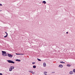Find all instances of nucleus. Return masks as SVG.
<instances>
[{
	"label": "nucleus",
	"instance_id": "5701e85b",
	"mask_svg": "<svg viewBox=\"0 0 75 75\" xmlns=\"http://www.w3.org/2000/svg\"><path fill=\"white\" fill-rule=\"evenodd\" d=\"M0 75H3V74L1 73H0Z\"/></svg>",
	"mask_w": 75,
	"mask_h": 75
},
{
	"label": "nucleus",
	"instance_id": "f3484780",
	"mask_svg": "<svg viewBox=\"0 0 75 75\" xmlns=\"http://www.w3.org/2000/svg\"><path fill=\"white\" fill-rule=\"evenodd\" d=\"M20 55H25V54H20Z\"/></svg>",
	"mask_w": 75,
	"mask_h": 75
},
{
	"label": "nucleus",
	"instance_id": "b1692460",
	"mask_svg": "<svg viewBox=\"0 0 75 75\" xmlns=\"http://www.w3.org/2000/svg\"><path fill=\"white\" fill-rule=\"evenodd\" d=\"M2 6V4H0V6Z\"/></svg>",
	"mask_w": 75,
	"mask_h": 75
},
{
	"label": "nucleus",
	"instance_id": "f8f14e48",
	"mask_svg": "<svg viewBox=\"0 0 75 75\" xmlns=\"http://www.w3.org/2000/svg\"><path fill=\"white\" fill-rule=\"evenodd\" d=\"M42 3H44V4H46V1H42Z\"/></svg>",
	"mask_w": 75,
	"mask_h": 75
},
{
	"label": "nucleus",
	"instance_id": "7ed1b4c3",
	"mask_svg": "<svg viewBox=\"0 0 75 75\" xmlns=\"http://www.w3.org/2000/svg\"><path fill=\"white\" fill-rule=\"evenodd\" d=\"M7 54L8 57L9 58H12L13 57V55L11 54H10L7 53Z\"/></svg>",
	"mask_w": 75,
	"mask_h": 75
},
{
	"label": "nucleus",
	"instance_id": "2eb2a0df",
	"mask_svg": "<svg viewBox=\"0 0 75 75\" xmlns=\"http://www.w3.org/2000/svg\"><path fill=\"white\" fill-rule=\"evenodd\" d=\"M73 72H74V73H75V69H73Z\"/></svg>",
	"mask_w": 75,
	"mask_h": 75
},
{
	"label": "nucleus",
	"instance_id": "0eeeda50",
	"mask_svg": "<svg viewBox=\"0 0 75 75\" xmlns=\"http://www.w3.org/2000/svg\"><path fill=\"white\" fill-rule=\"evenodd\" d=\"M69 74H74V72L72 71H71L69 72Z\"/></svg>",
	"mask_w": 75,
	"mask_h": 75
},
{
	"label": "nucleus",
	"instance_id": "20e7f679",
	"mask_svg": "<svg viewBox=\"0 0 75 75\" xmlns=\"http://www.w3.org/2000/svg\"><path fill=\"white\" fill-rule=\"evenodd\" d=\"M28 72L31 73V74H35V72H33V71H28Z\"/></svg>",
	"mask_w": 75,
	"mask_h": 75
},
{
	"label": "nucleus",
	"instance_id": "1a4fd4ad",
	"mask_svg": "<svg viewBox=\"0 0 75 75\" xmlns=\"http://www.w3.org/2000/svg\"><path fill=\"white\" fill-rule=\"evenodd\" d=\"M67 67H70L71 66V64H67Z\"/></svg>",
	"mask_w": 75,
	"mask_h": 75
},
{
	"label": "nucleus",
	"instance_id": "a211bd4d",
	"mask_svg": "<svg viewBox=\"0 0 75 75\" xmlns=\"http://www.w3.org/2000/svg\"><path fill=\"white\" fill-rule=\"evenodd\" d=\"M35 64V62H32V64H33V65H34V64Z\"/></svg>",
	"mask_w": 75,
	"mask_h": 75
},
{
	"label": "nucleus",
	"instance_id": "a878e982",
	"mask_svg": "<svg viewBox=\"0 0 75 75\" xmlns=\"http://www.w3.org/2000/svg\"><path fill=\"white\" fill-rule=\"evenodd\" d=\"M66 34H68V32H66Z\"/></svg>",
	"mask_w": 75,
	"mask_h": 75
},
{
	"label": "nucleus",
	"instance_id": "f257e3e1",
	"mask_svg": "<svg viewBox=\"0 0 75 75\" xmlns=\"http://www.w3.org/2000/svg\"><path fill=\"white\" fill-rule=\"evenodd\" d=\"M1 52L2 53V55L3 56H4V57L6 56H7V53H6V52L5 51H2Z\"/></svg>",
	"mask_w": 75,
	"mask_h": 75
},
{
	"label": "nucleus",
	"instance_id": "6ab92c4d",
	"mask_svg": "<svg viewBox=\"0 0 75 75\" xmlns=\"http://www.w3.org/2000/svg\"><path fill=\"white\" fill-rule=\"evenodd\" d=\"M16 55H20V54H19V53L17 54V53H16Z\"/></svg>",
	"mask_w": 75,
	"mask_h": 75
},
{
	"label": "nucleus",
	"instance_id": "c85d7f7f",
	"mask_svg": "<svg viewBox=\"0 0 75 75\" xmlns=\"http://www.w3.org/2000/svg\"><path fill=\"white\" fill-rule=\"evenodd\" d=\"M0 11H1V10Z\"/></svg>",
	"mask_w": 75,
	"mask_h": 75
},
{
	"label": "nucleus",
	"instance_id": "4be33fe9",
	"mask_svg": "<svg viewBox=\"0 0 75 75\" xmlns=\"http://www.w3.org/2000/svg\"><path fill=\"white\" fill-rule=\"evenodd\" d=\"M54 73H55V72L54 71L52 72V74H54Z\"/></svg>",
	"mask_w": 75,
	"mask_h": 75
},
{
	"label": "nucleus",
	"instance_id": "aec40b11",
	"mask_svg": "<svg viewBox=\"0 0 75 75\" xmlns=\"http://www.w3.org/2000/svg\"><path fill=\"white\" fill-rule=\"evenodd\" d=\"M60 62V63H62V64H63V61Z\"/></svg>",
	"mask_w": 75,
	"mask_h": 75
},
{
	"label": "nucleus",
	"instance_id": "423d86ee",
	"mask_svg": "<svg viewBox=\"0 0 75 75\" xmlns=\"http://www.w3.org/2000/svg\"><path fill=\"white\" fill-rule=\"evenodd\" d=\"M9 71H11L13 70V69H12V67H10L9 68Z\"/></svg>",
	"mask_w": 75,
	"mask_h": 75
},
{
	"label": "nucleus",
	"instance_id": "39448f33",
	"mask_svg": "<svg viewBox=\"0 0 75 75\" xmlns=\"http://www.w3.org/2000/svg\"><path fill=\"white\" fill-rule=\"evenodd\" d=\"M59 68H62L63 67V65L62 64H60L59 66Z\"/></svg>",
	"mask_w": 75,
	"mask_h": 75
},
{
	"label": "nucleus",
	"instance_id": "ddd939ff",
	"mask_svg": "<svg viewBox=\"0 0 75 75\" xmlns=\"http://www.w3.org/2000/svg\"><path fill=\"white\" fill-rule=\"evenodd\" d=\"M33 68H34V69L36 68V66L33 65Z\"/></svg>",
	"mask_w": 75,
	"mask_h": 75
},
{
	"label": "nucleus",
	"instance_id": "bb28decb",
	"mask_svg": "<svg viewBox=\"0 0 75 75\" xmlns=\"http://www.w3.org/2000/svg\"><path fill=\"white\" fill-rule=\"evenodd\" d=\"M65 62H63V64H65Z\"/></svg>",
	"mask_w": 75,
	"mask_h": 75
},
{
	"label": "nucleus",
	"instance_id": "4468645a",
	"mask_svg": "<svg viewBox=\"0 0 75 75\" xmlns=\"http://www.w3.org/2000/svg\"><path fill=\"white\" fill-rule=\"evenodd\" d=\"M37 59L39 61H41V59H39L38 58H37Z\"/></svg>",
	"mask_w": 75,
	"mask_h": 75
},
{
	"label": "nucleus",
	"instance_id": "f03ea898",
	"mask_svg": "<svg viewBox=\"0 0 75 75\" xmlns=\"http://www.w3.org/2000/svg\"><path fill=\"white\" fill-rule=\"evenodd\" d=\"M7 61L8 62V63H11V64H15V62L11 60H7Z\"/></svg>",
	"mask_w": 75,
	"mask_h": 75
},
{
	"label": "nucleus",
	"instance_id": "cd10ccee",
	"mask_svg": "<svg viewBox=\"0 0 75 75\" xmlns=\"http://www.w3.org/2000/svg\"><path fill=\"white\" fill-rule=\"evenodd\" d=\"M45 75H47V74H45Z\"/></svg>",
	"mask_w": 75,
	"mask_h": 75
},
{
	"label": "nucleus",
	"instance_id": "9d476101",
	"mask_svg": "<svg viewBox=\"0 0 75 75\" xmlns=\"http://www.w3.org/2000/svg\"><path fill=\"white\" fill-rule=\"evenodd\" d=\"M43 67H46V63L45 62L43 63Z\"/></svg>",
	"mask_w": 75,
	"mask_h": 75
},
{
	"label": "nucleus",
	"instance_id": "dca6fc26",
	"mask_svg": "<svg viewBox=\"0 0 75 75\" xmlns=\"http://www.w3.org/2000/svg\"><path fill=\"white\" fill-rule=\"evenodd\" d=\"M11 67H12V69H14V66H11Z\"/></svg>",
	"mask_w": 75,
	"mask_h": 75
},
{
	"label": "nucleus",
	"instance_id": "393cba45",
	"mask_svg": "<svg viewBox=\"0 0 75 75\" xmlns=\"http://www.w3.org/2000/svg\"><path fill=\"white\" fill-rule=\"evenodd\" d=\"M5 33H6V35H7V34H8V33H7V32H5Z\"/></svg>",
	"mask_w": 75,
	"mask_h": 75
},
{
	"label": "nucleus",
	"instance_id": "6e6552de",
	"mask_svg": "<svg viewBox=\"0 0 75 75\" xmlns=\"http://www.w3.org/2000/svg\"><path fill=\"white\" fill-rule=\"evenodd\" d=\"M15 61H18V62H20V61H21V60L20 59H16Z\"/></svg>",
	"mask_w": 75,
	"mask_h": 75
},
{
	"label": "nucleus",
	"instance_id": "412c9836",
	"mask_svg": "<svg viewBox=\"0 0 75 75\" xmlns=\"http://www.w3.org/2000/svg\"><path fill=\"white\" fill-rule=\"evenodd\" d=\"M44 73L45 74H47V71H44Z\"/></svg>",
	"mask_w": 75,
	"mask_h": 75
},
{
	"label": "nucleus",
	"instance_id": "9b49d317",
	"mask_svg": "<svg viewBox=\"0 0 75 75\" xmlns=\"http://www.w3.org/2000/svg\"><path fill=\"white\" fill-rule=\"evenodd\" d=\"M7 36H8V34L7 33V35H6L4 36V38H6V37H7Z\"/></svg>",
	"mask_w": 75,
	"mask_h": 75
}]
</instances>
